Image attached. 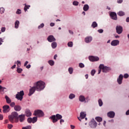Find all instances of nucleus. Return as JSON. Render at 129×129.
Returning a JSON list of instances; mask_svg holds the SVG:
<instances>
[{
  "mask_svg": "<svg viewBox=\"0 0 129 129\" xmlns=\"http://www.w3.org/2000/svg\"><path fill=\"white\" fill-rule=\"evenodd\" d=\"M34 86L36 88L37 91H42L45 88V82L39 81L34 83Z\"/></svg>",
  "mask_w": 129,
  "mask_h": 129,
  "instance_id": "obj_1",
  "label": "nucleus"
},
{
  "mask_svg": "<svg viewBox=\"0 0 129 129\" xmlns=\"http://www.w3.org/2000/svg\"><path fill=\"white\" fill-rule=\"evenodd\" d=\"M9 119L12 123H14V119L16 122L19 121V114L17 112H13L8 116Z\"/></svg>",
  "mask_w": 129,
  "mask_h": 129,
  "instance_id": "obj_2",
  "label": "nucleus"
},
{
  "mask_svg": "<svg viewBox=\"0 0 129 129\" xmlns=\"http://www.w3.org/2000/svg\"><path fill=\"white\" fill-rule=\"evenodd\" d=\"M9 119L12 123H14V119L16 122L19 121V114L17 112H13L8 116Z\"/></svg>",
  "mask_w": 129,
  "mask_h": 129,
  "instance_id": "obj_3",
  "label": "nucleus"
},
{
  "mask_svg": "<svg viewBox=\"0 0 129 129\" xmlns=\"http://www.w3.org/2000/svg\"><path fill=\"white\" fill-rule=\"evenodd\" d=\"M62 116L59 114H56L55 115H53L49 117L50 119H51L53 123H55V122H57L58 120L62 119Z\"/></svg>",
  "mask_w": 129,
  "mask_h": 129,
  "instance_id": "obj_4",
  "label": "nucleus"
},
{
  "mask_svg": "<svg viewBox=\"0 0 129 129\" xmlns=\"http://www.w3.org/2000/svg\"><path fill=\"white\" fill-rule=\"evenodd\" d=\"M24 91H21L20 92H18V94H16L17 99L22 101L23 100V96H24Z\"/></svg>",
  "mask_w": 129,
  "mask_h": 129,
  "instance_id": "obj_5",
  "label": "nucleus"
},
{
  "mask_svg": "<svg viewBox=\"0 0 129 129\" xmlns=\"http://www.w3.org/2000/svg\"><path fill=\"white\" fill-rule=\"evenodd\" d=\"M33 114L34 115H35L36 116H39V117L44 116V112H43L41 110H36L34 111V113Z\"/></svg>",
  "mask_w": 129,
  "mask_h": 129,
  "instance_id": "obj_6",
  "label": "nucleus"
},
{
  "mask_svg": "<svg viewBox=\"0 0 129 129\" xmlns=\"http://www.w3.org/2000/svg\"><path fill=\"white\" fill-rule=\"evenodd\" d=\"M99 68H100V69H102V72L104 73H106L109 71V68L107 67H105L104 64H100L99 67Z\"/></svg>",
  "mask_w": 129,
  "mask_h": 129,
  "instance_id": "obj_7",
  "label": "nucleus"
},
{
  "mask_svg": "<svg viewBox=\"0 0 129 129\" xmlns=\"http://www.w3.org/2000/svg\"><path fill=\"white\" fill-rule=\"evenodd\" d=\"M86 116V113L85 112H81L80 113V117H78V118L80 121H81V119L85 118Z\"/></svg>",
  "mask_w": 129,
  "mask_h": 129,
  "instance_id": "obj_8",
  "label": "nucleus"
},
{
  "mask_svg": "<svg viewBox=\"0 0 129 129\" xmlns=\"http://www.w3.org/2000/svg\"><path fill=\"white\" fill-rule=\"evenodd\" d=\"M122 27L121 26H117L116 27V32L117 34H118V35H120V34H121L122 33Z\"/></svg>",
  "mask_w": 129,
  "mask_h": 129,
  "instance_id": "obj_9",
  "label": "nucleus"
},
{
  "mask_svg": "<svg viewBox=\"0 0 129 129\" xmlns=\"http://www.w3.org/2000/svg\"><path fill=\"white\" fill-rule=\"evenodd\" d=\"M3 108L4 113H7V112H9V111H10V106L8 105H5L3 106Z\"/></svg>",
  "mask_w": 129,
  "mask_h": 129,
  "instance_id": "obj_10",
  "label": "nucleus"
},
{
  "mask_svg": "<svg viewBox=\"0 0 129 129\" xmlns=\"http://www.w3.org/2000/svg\"><path fill=\"white\" fill-rule=\"evenodd\" d=\"M89 59L90 61H91L92 62H94L98 61V60H99V57L97 56H91L89 57Z\"/></svg>",
  "mask_w": 129,
  "mask_h": 129,
  "instance_id": "obj_11",
  "label": "nucleus"
},
{
  "mask_svg": "<svg viewBox=\"0 0 129 129\" xmlns=\"http://www.w3.org/2000/svg\"><path fill=\"white\" fill-rule=\"evenodd\" d=\"M110 17H111L112 20H114L115 21H116V20H117V16L116 15V13H115V12H111L110 13Z\"/></svg>",
  "mask_w": 129,
  "mask_h": 129,
  "instance_id": "obj_12",
  "label": "nucleus"
},
{
  "mask_svg": "<svg viewBox=\"0 0 129 129\" xmlns=\"http://www.w3.org/2000/svg\"><path fill=\"white\" fill-rule=\"evenodd\" d=\"M36 90H36V87H35V86H34L31 88H30L29 90V93L28 94L29 96H31V95H32V94H33L34 92H35V91H36Z\"/></svg>",
  "mask_w": 129,
  "mask_h": 129,
  "instance_id": "obj_13",
  "label": "nucleus"
},
{
  "mask_svg": "<svg viewBox=\"0 0 129 129\" xmlns=\"http://www.w3.org/2000/svg\"><path fill=\"white\" fill-rule=\"evenodd\" d=\"M47 41H48V42L51 43L52 42H54V41H56V39H55V37H54V36L53 35H49L47 37Z\"/></svg>",
  "mask_w": 129,
  "mask_h": 129,
  "instance_id": "obj_14",
  "label": "nucleus"
},
{
  "mask_svg": "<svg viewBox=\"0 0 129 129\" xmlns=\"http://www.w3.org/2000/svg\"><path fill=\"white\" fill-rule=\"evenodd\" d=\"M90 125L92 128H95L97 125V123L95 120L91 121L90 123Z\"/></svg>",
  "mask_w": 129,
  "mask_h": 129,
  "instance_id": "obj_15",
  "label": "nucleus"
},
{
  "mask_svg": "<svg viewBox=\"0 0 129 129\" xmlns=\"http://www.w3.org/2000/svg\"><path fill=\"white\" fill-rule=\"evenodd\" d=\"M114 115H115V113L113 111H110L107 113V116L110 118H113Z\"/></svg>",
  "mask_w": 129,
  "mask_h": 129,
  "instance_id": "obj_16",
  "label": "nucleus"
},
{
  "mask_svg": "<svg viewBox=\"0 0 129 129\" xmlns=\"http://www.w3.org/2000/svg\"><path fill=\"white\" fill-rule=\"evenodd\" d=\"M119 44V41L117 40H114L113 41H111V46H117V45Z\"/></svg>",
  "mask_w": 129,
  "mask_h": 129,
  "instance_id": "obj_17",
  "label": "nucleus"
},
{
  "mask_svg": "<svg viewBox=\"0 0 129 129\" xmlns=\"http://www.w3.org/2000/svg\"><path fill=\"white\" fill-rule=\"evenodd\" d=\"M26 115L25 114H21L18 116V119H19V121L20 122H23L24 120H25V116Z\"/></svg>",
  "mask_w": 129,
  "mask_h": 129,
  "instance_id": "obj_18",
  "label": "nucleus"
},
{
  "mask_svg": "<svg viewBox=\"0 0 129 129\" xmlns=\"http://www.w3.org/2000/svg\"><path fill=\"white\" fill-rule=\"evenodd\" d=\"M123 79V76L122 75H120L119 78L117 79V82L118 84H121L122 83V79Z\"/></svg>",
  "mask_w": 129,
  "mask_h": 129,
  "instance_id": "obj_19",
  "label": "nucleus"
},
{
  "mask_svg": "<svg viewBox=\"0 0 129 129\" xmlns=\"http://www.w3.org/2000/svg\"><path fill=\"white\" fill-rule=\"evenodd\" d=\"M25 115L29 117L32 115V112H31V111L29 109H26L25 110Z\"/></svg>",
  "mask_w": 129,
  "mask_h": 129,
  "instance_id": "obj_20",
  "label": "nucleus"
},
{
  "mask_svg": "<svg viewBox=\"0 0 129 129\" xmlns=\"http://www.w3.org/2000/svg\"><path fill=\"white\" fill-rule=\"evenodd\" d=\"M92 41V37L91 36H88L85 39L86 43H90Z\"/></svg>",
  "mask_w": 129,
  "mask_h": 129,
  "instance_id": "obj_21",
  "label": "nucleus"
},
{
  "mask_svg": "<svg viewBox=\"0 0 129 129\" xmlns=\"http://www.w3.org/2000/svg\"><path fill=\"white\" fill-rule=\"evenodd\" d=\"M14 109L16 111H20L22 109V107L19 105H16L14 106Z\"/></svg>",
  "mask_w": 129,
  "mask_h": 129,
  "instance_id": "obj_22",
  "label": "nucleus"
},
{
  "mask_svg": "<svg viewBox=\"0 0 129 129\" xmlns=\"http://www.w3.org/2000/svg\"><path fill=\"white\" fill-rule=\"evenodd\" d=\"M5 98L6 99V102L9 104L12 102V100H11V99L8 96H6Z\"/></svg>",
  "mask_w": 129,
  "mask_h": 129,
  "instance_id": "obj_23",
  "label": "nucleus"
},
{
  "mask_svg": "<svg viewBox=\"0 0 129 129\" xmlns=\"http://www.w3.org/2000/svg\"><path fill=\"white\" fill-rule=\"evenodd\" d=\"M83 10L85 12H87L89 10V6L88 5H85L83 7Z\"/></svg>",
  "mask_w": 129,
  "mask_h": 129,
  "instance_id": "obj_24",
  "label": "nucleus"
},
{
  "mask_svg": "<svg viewBox=\"0 0 129 129\" xmlns=\"http://www.w3.org/2000/svg\"><path fill=\"white\" fill-rule=\"evenodd\" d=\"M79 100L81 102H83L84 101H85V97L83 96H80L79 97Z\"/></svg>",
  "mask_w": 129,
  "mask_h": 129,
  "instance_id": "obj_25",
  "label": "nucleus"
},
{
  "mask_svg": "<svg viewBox=\"0 0 129 129\" xmlns=\"http://www.w3.org/2000/svg\"><path fill=\"white\" fill-rule=\"evenodd\" d=\"M19 25H20V21L17 20L15 23V28L18 29L19 28Z\"/></svg>",
  "mask_w": 129,
  "mask_h": 129,
  "instance_id": "obj_26",
  "label": "nucleus"
},
{
  "mask_svg": "<svg viewBox=\"0 0 129 129\" xmlns=\"http://www.w3.org/2000/svg\"><path fill=\"white\" fill-rule=\"evenodd\" d=\"M51 47L53 49L56 48L57 47V43L56 42H53L51 43Z\"/></svg>",
  "mask_w": 129,
  "mask_h": 129,
  "instance_id": "obj_27",
  "label": "nucleus"
},
{
  "mask_svg": "<svg viewBox=\"0 0 129 129\" xmlns=\"http://www.w3.org/2000/svg\"><path fill=\"white\" fill-rule=\"evenodd\" d=\"M124 15H125V14L122 11H119L118 13H117V15L119 16L120 17H122V16H124Z\"/></svg>",
  "mask_w": 129,
  "mask_h": 129,
  "instance_id": "obj_28",
  "label": "nucleus"
},
{
  "mask_svg": "<svg viewBox=\"0 0 129 129\" xmlns=\"http://www.w3.org/2000/svg\"><path fill=\"white\" fill-rule=\"evenodd\" d=\"M96 120H97V121H98V122H100L101 121H102V118L100 117H96L95 118Z\"/></svg>",
  "mask_w": 129,
  "mask_h": 129,
  "instance_id": "obj_29",
  "label": "nucleus"
},
{
  "mask_svg": "<svg viewBox=\"0 0 129 129\" xmlns=\"http://www.w3.org/2000/svg\"><path fill=\"white\" fill-rule=\"evenodd\" d=\"M98 25L97 23H96V22H93L92 24V28H96V27H97Z\"/></svg>",
  "mask_w": 129,
  "mask_h": 129,
  "instance_id": "obj_30",
  "label": "nucleus"
},
{
  "mask_svg": "<svg viewBox=\"0 0 129 129\" xmlns=\"http://www.w3.org/2000/svg\"><path fill=\"white\" fill-rule=\"evenodd\" d=\"M25 7H24V11H25V12H27V11L28 10H29V8H30V7H31L30 5H28V6H27V5H26V4H25Z\"/></svg>",
  "mask_w": 129,
  "mask_h": 129,
  "instance_id": "obj_31",
  "label": "nucleus"
},
{
  "mask_svg": "<svg viewBox=\"0 0 129 129\" xmlns=\"http://www.w3.org/2000/svg\"><path fill=\"white\" fill-rule=\"evenodd\" d=\"M98 103H99V106H101L102 105H103V102H102V100L101 99H99L98 100Z\"/></svg>",
  "mask_w": 129,
  "mask_h": 129,
  "instance_id": "obj_32",
  "label": "nucleus"
},
{
  "mask_svg": "<svg viewBox=\"0 0 129 129\" xmlns=\"http://www.w3.org/2000/svg\"><path fill=\"white\" fill-rule=\"evenodd\" d=\"M48 64H49V65H50V66H53L54 64V62L53 60H50L48 61Z\"/></svg>",
  "mask_w": 129,
  "mask_h": 129,
  "instance_id": "obj_33",
  "label": "nucleus"
},
{
  "mask_svg": "<svg viewBox=\"0 0 129 129\" xmlns=\"http://www.w3.org/2000/svg\"><path fill=\"white\" fill-rule=\"evenodd\" d=\"M68 47H73V42H72V41H70L68 43Z\"/></svg>",
  "mask_w": 129,
  "mask_h": 129,
  "instance_id": "obj_34",
  "label": "nucleus"
},
{
  "mask_svg": "<svg viewBox=\"0 0 129 129\" xmlns=\"http://www.w3.org/2000/svg\"><path fill=\"white\" fill-rule=\"evenodd\" d=\"M75 97V95L73 94H71L69 96V99H73Z\"/></svg>",
  "mask_w": 129,
  "mask_h": 129,
  "instance_id": "obj_35",
  "label": "nucleus"
},
{
  "mask_svg": "<svg viewBox=\"0 0 129 129\" xmlns=\"http://www.w3.org/2000/svg\"><path fill=\"white\" fill-rule=\"evenodd\" d=\"M68 70L70 74H72L73 73V68H69Z\"/></svg>",
  "mask_w": 129,
  "mask_h": 129,
  "instance_id": "obj_36",
  "label": "nucleus"
},
{
  "mask_svg": "<svg viewBox=\"0 0 129 129\" xmlns=\"http://www.w3.org/2000/svg\"><path fill=\"white\" fill-rule=\"evenodd\" d=\"M37 117H33L32 118V122L33 123H35V122H36V121H37Z\"/></svg>",
  "mask_w": 129,
  "mask_h": 129,
  "instance_id": "obj_37",
  "label": "nucleus"
},
{
  "mask_svg": "<svg viewBox=\"0 0 129 129\" xmlns=\"http://www.w3.org/2000/svg\"><path fill=\"white\" fill-rule=\"evenodd\" d=\"M27 121L29 123H31V122H33V119L31 117H29L27 119Z\"/></svg>",
  "mask_w": 129,
  "mask_h": 129,
  "instance_id": "obj_38",
  "label": "nucleus"
},
{
  "mask_svg": "<svg viewBox=\"0 0 129 129\" xmlns=\"http://www.w3.org/2000/svg\"><path fill=\"white\" fill-rule=\"evenodd\" d=\"M44 26H45L44 25V23H42L40 24V25L38 26V29H42V28H44Z\"/></svg>",
  "mask_w": 129,
  "mask_h": 129,
  "instance_id": "obj_39",
  "label": "nucleus"
},
{
  "mask_svg": "<svg viewBox=\"0 0 129 129\" xmlns=\"http://www.w3.org/2000/svg\"><path fill=\"white\" fill-rule=\"evenodd\" d=\"M4 40H5L4 38H0V46L1 45H3V43H4Z\"/></svg>",
  "mask_w": 129,
  "mask_h": 129,
  "instance_id": "obj_40",
  "label": "nucleus"
},
{
  "mask_svg": "<svg viewBox=\"0 0 129 129\" xmlns=\"http://www.w3.org/2000/svg\"><path fill=\"white\" fill-rule=\"evenodd\" d=\"M73 4L74 6H78V5H79V3L77 1H74Z\"/></svg>",
  "mask_w": 129,
  "mask_h": 129,
  "instance_id": "obj_41",
  "label": "nucleus"
},
{
  "mask_svg": "<svg viewBox=\"0 0 129 129\" xmlns=\"http://www.w3.org/2000/svg\"><path fill=\"white\" fill-rule=\"evenodd\" d=\"M22 71H23V69L21 68H17V72L18 73H22Z\"/></svg>",
  "mask_w": 129,
  "mask_h": 129,
  "instance_id": "obj_42",
  "label": "nucleus"
},
{
  "mask_svg": "<svg viewBox=\"0 0 129 129\" xmlns=\"http://www.w3.org/2000/svg\"><path fill=\"white\" fill-rule=\"evenodd\" d=\"M95 72H96V71H95V70H92L91 71V74L92 76H94V74H95Z\"/></svg>",
  "mask_w": 129,
  "mask_h": 129,
  "instance_id": "obj_43",
  "label": "nucleus"
},
{
  "mask_svg": "<svg viewBox=\"0 0 129 129\" xmlns=\"http://www.w3.org/2000/svg\"><path fill=\"white\" fill-rule=\"evenodd\" d=\"M0 12L1 13V14H4V13L5 12V8H1L0 9Z\"/></svg>",
  "mask_w": 129,
  "mask_h": 129,
  "instance_id": "obj_44",
  "label": "nucleus"
},
{
  "mask_svg": "<svg viewBox=\"0 0 129 129\" xmlns=\"http://www.w3.org/2000/svg\"><path fill=\"white\" fill-rule=\"evenodd\" d=\"M17 65L19 68L21 67V61H20V60H17Z\"/></svg>",
  "mask_w": 129,
  "mask_h": 129,
  "instance_id": "obj_45",
  "label": "nucleus"
},
{
  "mask_svg": "<svg viewBox=\"0 0 129 129\" xmlns=\"http://www.w3.org/2000/svg\"><path fill=\"white\" fill-rule=\"evenodd\" d=\"M79 67H80V68H84V64L82 63H80L79 64Z\"/></svg>",
  "mask_w": 129,
  "mask_h": 129,
  "instance_id": "obj_46",
  "label": "nucleus"
},
{
  "mask_svg": "<svg viewBox=\"0 0 129 129\" xmlns=\"http://www.w3.org/2000/svg\"><path fill=\"white\" fill-rule=\"evenodd\" d=\"M15 105L16 103H15L14 102L10 103V106H11V107H14V106H15Z\"/></svg>",
  "mask_w": 129,
  "mask_h": 129,
  "instance_id": "obj_47",
  "label": "nucleus"
},
{
  "mask_svg": "<svg viewBox=\"0 0 129 129\" xmlns=\"http://www.w3.org/2000/svg\"><path fill=\"white\" fill-rule=\"evenodd\" d=\"M22 129H31V126H27L26 127H22Z\"/></svg>",
  "mask_w": 129,
  "mask_h": 129,
  "instance_id": "obj_48",
  "label": "nucleus"
},
{
  "mask_svg": "<svg viewBox=\"0 0 129 129\" xmlns=\"http://www.w3.org/2000/svg\"><path fill=\"white\" fill-rule=\"evenodd\" d=\"M22 12L21 11V10L20 9H18L17 12H16V14H17V15H20V14H21Z\"/></svg>",
  "mask_w": 129,
  "mask_h": 129,
  "instance_id": "obj_49",
  "label": "nucleus"
},
{
  "mask_svg": "<svg viewBox=\"0 0 129 129\" xmlns=\"http://www.w3.org/2000/svg\"><path fill=\"white\" fill-rule=\"evenodd\" d=\"M128 74H125L124 75V78H125V79H126V78H128Z\"/></svg>",
  "mask_w": 129,
  "mask_h": 129,
  "instance_id": "obj_50",
  "label": "nucleus"
},
{
  "mask_svg": "<svg viewBox=\"0 0 129 129\" xmlns=\"http://www.w3.org/2000/svg\"><path fill=\"white\" fill-rule=\"evenodd\" d=\"M5 89H7V88H6L4 87H2V88H1V92H4V91H5Z\"/></svg>",
  "mask_w": 129,
  "mask_h": 129,
  "instance_id": "obj_51",
  "label": "nucleus"
},
{
  "mask_svg": "<svg viewBox=\"0 0 129 129\" xmlns=\"http://www.w3.org/2000/svg\"><path fill=\"white\" fill-rule=\"evenodd\" d=\"M8 127L9 129H12V128L13 127V124H8Z\"/></svg>",
  "mask_w": 129,
  "mask_h": 129,
  "instance_id": "obj_52",
  "label": "nucleus"
},
{
  "mask_svg": "<svg viewBox=\"0 0 129 129\" xmlns=\"http://www.w3.org/2000/svg\"><path fill=\"white\" fill-rule=\"evenodd\" d=\"M6 31V27H2L1 29V32H2V33H4V32H5Z\"/></svg>",
  "mask_w": 129,
  "mask_h": 129,
  "instance_id": "obj_53",
  "label": "nucleus"
},
{
  "mask_svg": "<svg viewBox=\"0 0 129 129\" xmlns=\"http://www.w3.org/2000/svg\"><path fill=\"white\" fill-rule=\"evenodd\" d=\"M98 33H100V34H101V33H103V30L102 29H99L98 30Z\"/></svg>",
  "mask_w": 129,
  "mask_h": 129,
  "instance_id": "obj_54",
  "label": "nucleus"
},
{
  "mask_svg": "<svg viewBox=\"0 0 129 129\" xmlns=\"http://www.w3.org/2000/svg\"><path fill=\"white\" fill-rule=\"evenodd\" d=\"M4 119V116L2 114H0V120Z\"/></svg>",
  "mask_w": 129,
  "mask_h": 129,
  "instance_id": "obj_55",
  "label": "nucleus"
},
{
  "mask_svg": "<svg viewBox=\"0 0 129 129\" xmlns=\"http://www.w3.org/2000/svg\"><path fill=\"white\" fill-rule=\"evenodd\" d=\"M28 63H29V61H26L25 62L24 66L25 67H26V66H27V65H28Z\"/></svg>",
  "mask_w": 129,
  "mask_h": 129,
  "instance_id": "obj_56",
  "label": "nucleus"
},
{
  "mask_svg": "<svg viewBox=\"0 0 129 129\" xmlns=\"http://www.w3.org/2000/svg\"><path fill=\"white\" fill-rule=\"evenodd\" d=\"M64 120L63 119H60V124H62V122H64Z\"/></svg>",
  "mask_w": 129,
  "mask_h": 129,
  "instance_id": "obj_57",
  "label": "nucleus"
},
{
  "mask_svg": "<svg viewBox=\"0 0 129 129\" xmlns=\"http://www.w3.org/2000/svg\"><path fill=\"white\" fill-rule=\"evenodd\" d=\"M26 68L27 69H30V68H31V65L30 64H28V66H26Z\"/></svg>",
  "mask_w": 129,
  "mask_h": 129,
  "instance_id": "obj_58",
  "label": "nucleus"
},
{
  "mask_svg": "<svg viewBox=\"0 0 129 129\" xmlns=\"http://www.w3.org/2000/svg\"><path fill=\"white\" fill-rule=\"evenodd\" d=\"M71 129H74L75 128V126L73 125H71Z\"/></svg>",
  "mask_w": 129,
  "mask_h": 129,
  "instance_id": "obj_59",
  "label": "nucleus"
},
{
  "mask_svg": "<svg viewBox=\"0 0 129 129\" xmlns=\"http://www.w3.org/2000/svg\"><path fill=\"white\" fill-rule=\"evenodd\" d=\"M123 0H119L117 1L118 4H121L122 3Z\"/></svg>",
  "mask_w": 129,
  "mask_h": 129,
  "instance_id": "obj_60",
  "label": "nucleus"
},
{
  "mask_svg": "<svg viewBox=\"0 0 129 129\" xmlns=\"http://www.w3.org/2000/svg\"><path fill=\"white\" fill-rule=\"evenodd\" d=\"M50 25L51 27H54V26H55V24L53 23H51Z\"/></svg>",
  "mask_w": 129,
  "mask_h": 129,
  "instance_id": "obj_61",
  "label": "nucleus"
},
{
  "mask_svg": "<svg viewBox=\"0 0 129 129\" xmlns=\"http://www.w3.org/2000/svg\"><path fill=\"white\" fill-rule=\"evenodd\" d=\"M101 69H102L99 68V69L98 70V74H100V72H101Z\"/></svg>",
  "mask_w": 129,
  "mask_h": 129,
  "instance_id": "obj_62",
  "label": "nucleus"
},
{
  "mask_svg": "<svg viewBox=\"0 0 129 129\" xmlns=\"http://www.w3.org/2000/svg\"><path fill=\"white\" fill-rule=\"evenodd\" d=\"M126 22L127 23H129V17H127L126 19Z\"/></svg>",
  "mask_w": 129,
  "mask_h": 129,
  "instance_id": "obj_63",
  "label": "nucleus"
},
{
  "mask_svg": "<svg viewBox=\"0 0 129 129\" xmlns=\"http://www.w3.org/2000/svg\"><path fill=\"white\" fill-rule=\"evenodd\" d=\"M126 115H129V110H128L126 112Z\"/></svg>",
  "mask_w": 129,
  "mask_h": 129,
  "instance_id": "obj_64",
  "label": "nucleus"
}]
</instances>
